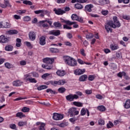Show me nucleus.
Returning a JSON list of instances; mask_svg holds the SVG:
<instances>
[{"mask_svg": "<svg viewBox=\"0 0 130 130\" xmlns=\"http://www.w3.org/2000/svg\"><path fill=\"white\" fill-rule=\"evenodd\" d=\"M63 59L65 63L70 66V67H76L77 66V61L72 57L65 56L63 57Z\"/></svg>", "mask_w": 130, "mask_h": 130, "instance_id": "f257e3e1", "label": "nucleus"}, {"mask_svg": "<svg viewBox=\"0 0 130 130\" xmlns=\"http://www.w3.org/2000/svg\"><path fill=\"white\" fill-rule=\"evenodd\" d=\"M113 21H112V28L114 29H115V28H119L120 27L121 24L120 22H119V21L117 20V16H114L113 17Z\"/></svg>", "mask_w": 130, "mask_h": 130, "instance_id": "f03ea898", "label": "nucleus"}, {"mask_svg": "<svg viewBox=\"0 0 130 130\" xmlns=\"http://www.w3.org/2000/svg\"><path fill=\"white\" fill-rule=\"evenodd\" d=\"M68 113L70 114L71 117H73L75 115H79V111L77 110L76 108H71L69 110Z\"/></svg>", "mask_w": 130, "mask_h": 130, "instance_id": "7ed1b4c3", "label": "nucleus"}, {"mask_svg": "<svg viewBox=\"0 0 130 130\" xmlns=\"http://www.w3.org/2000/svg\"><path fill=\"white\" fill-rule=\"evenodd\" d=\"M112 21H110L105 24V28L107 32V33H109V32H112Z\"/></svg>", "mask_w": 130, "mask_h": 130, "instance_id": "20e7f679", "label": "nucleus"}, {"mask_svg": "<svg viewBox=\"0 0 130 130\" xmlns=\"http://www.w3.org/2000/svg\"><path fill=\"white\" fill-rule=\"evenodd\" d=\"M51 83L53 84V86H56L57 85L62 86V85H64V84H67V81L64 79H60L58 81L51 82Z\"/></svg>", "mask_w": 130, "mask_h": 130, "instance_id": "39448f33", "label": "nucleus"}, {"mask_svg": "<svg viewBox=\"0 0 130 130\" xmlns=\"http://www.w3.org/2000/svg\"><path fill=\"white\" fill-rule=\"evenodd\" d=\"M71 19L73 21H77V22H83V18L81 16H77L76 14H73L71 16Z\"/></svg>", "mask_w": 130, "mask_h": 130, "instance_id": "423d86ee", "label": "nucleus"}, {"mask_svg": "<svg viewBox=\"0 0 130 130\" xmlns=\"http://www.w3.org/2000/svg\"><path fill=\"white\" fill-rule=\"evenodd\" d=\"M63 118V114L54 113L53 114V119L54 120H61Z\"/></svg>", "mask_w": 130, "mask_h": 130, "instance_id": "0eeeda50", "label": "nucleus"}, {"mask_svg": "<svg viewBox=\"0 0 130 130\" xmlns=\"http://www.w3.org/2000/svg\"><path fill=\"white\" fill-rule=\"evenodd\" d=\"M79 98V96L77 94H69L66 96V99L68 101H74V100H77Z\"/></svg>", "mask_w": 130, "mask_h": 130, "instance_id": "6e6552de", "label": "nucleus"}, {"mask_svg": "<svg viewBox=\"0 0 130 130\" xmlns=\"http://www.w3.org/2000/svg\"><path fill=\"white\" fill-rule=\"evenodd\" d=\"M54 61V58L46 57L43 59V62L48 64H52V62Z\"/></svg>", "mask_w": 130, "mask_h": 130, "instance_id": "1a4fd4ad", "label": "nucleus"}, {"mask_svg": "<svg viewBox=\"0 0 130 130\" xmlns=\"http://www.w3.org/2000/svg\"><path fill=\"white\" fill-rule=\"evenodd\" d=\"M86 113H87V116H90V112H89L88 109L82 108L80 111L81 115L84 116V115H86Z\"/></svg>", "mask_w": 130, "mask_h": 130, "instance_id": "9d476101", "label": "nucleus"}, {"mask_svg": "<svg viewBox=\"0 0 130 130\" xmlns=\"http://www.w3.org/2000/svg\"><path fill=\"white\" fill-rule=\"evenodd\" d=\"M86 72V69H77L74 71V74L76 76H80V75H83Z\"/></svg>", "mask_w": 130, "mask_h": 130, "instance_id": "9b49d317", "label": "nucleus"}, {"mask_svg": "<svg viewBox=\"0 0 130 130\" xmlns=\"http://www.w3.org/2000/svg\"><path fill=\"white\" fill-rule=\"evenodd\" d=\"M12 85L14 87H20L21 85H23V81L20 80H15L13 81Z\"/></svg>", "mask_w": 130, "mask_h": 130, "instance_id": "f8f14e48", "label": "nucleus"}, {"mask_svg": "<svg viewBox=\"0 0 130 130\" xmlns=\"http://www.w3.org/2000/svg\"><path fill=\"white\" fill-rule=\"evenodd\" d=\"M94 8V6L92 4L87 5L85 6V12L87 13V12H88V13H91L92 12V9Z\"/></svg>", "mask_w": 130, "mask_h": 130, "instance_id": "ddd939ff", "label": "nucleus"}, {"mask_svg": "<svg viewBox=\"0 0 130 130\" xmlns=\"http://www.w3.org/2000/svg\"><path fill=\"white\" fill-rule=\"evenodd\" d=\"M0 42L1 43H7L9 42V38L4 35H2L0 36Z\"/></svg>", "mask_w": 130, "mask_h": 130, "instance_id": "4468645a", "label": "nucleus"}, {"mask_svg": "<svg viewBox=\"0 0 130 130\" xmlns=\"http://www.w3.org/2000/svg\"><path fill=\"white\" fill-rule=\"evenodd\" d=\"M49 35H54V36H58L60 35V31L59 30H52L49 31Z\"/></svg>", "mask_w": 130, "mask_h": 130, "instance_id": "2eb2a0df", "label": "nucleus"}, {"mask_svg": "<svg viewBox=\"0 0 130 130\" xmlns=\"http://www.w3.org/2000/svg\"><path fill=\"white\" fill-rule=\"evenodd\" d=\"M53 11L56 15H63V14L66 13L64 10H62L61 9H56V8H54Z\"/></svg>", "mask_w": 130, "mask_h": 130, "instance_id": "dca6fc26", "label": "nucleus"}, {"mask_svg": "<svg viewBox=\"0 0 130 130\" xmlns=\"http://www.w3.org/2000/svg\"><path fill=\"white\" fill-rule=\"evenodd\" d=\"M29 38L31 41H34L36 38V35L35 32L30 31L29 33Z\"/></svg>", "mask_w": 130, "mask_h": 130, "instance_id": "f3484780", "label": "nucleus"}, {"mask_svg": "<svg viewBox=\"0 0 130 130\" xmlns=\"http://www.w3.org/2000/svg\"><path fill=\"white\" fill-rule=\"evenodd\" d=\"M37 125H40L39 127L40 130H45V128L44 126H45V123L44 122H37L36 123Z\"/></svg>", "mask_w": 130, "mask_h": 130, "instance_id": "a211bd4d", "label": "nucleus"}, {"mask_svg": "<svg viewBox=\"0 0 130 130\" xmlns=\"http://www.w3.org/2000/svg\"><path fill=\"white\" fill-rule=\"evenodd\" d=\"M46 42L45 40V37L44 36L41 37L40 38V45H45Z\"/></svg>", "mask_w": 130, "mask_h": 130, "instance_id": "6ab92c4d", "label": "nucleus"}, {"mask_svg": "<svg viewBox=\"0 0 130 130\" xmlns=\"http://www.w3.org/2000/svg\"><path fill=\"white\" fill-rule=\"evenodd\" d=\"M56 74L59 77H63L66 75V72L63 70H58L56 72Z\"/></svg>", "mask_w": 130, "mask_h": 130, "instance_id": "aec40b11", "label": "nucleus"}, {"mask_svg": "<svg viewBox=\"0 0 130 130\" xmlns=\"http://www.w3.org/2000/svg\"><path fill=\"white\" fill-rule=\"evenodd\" d=\"M124 107L126 109H128L130 108V100H127L126 101L124 104Z\"/></svg>", "mask_w": 130, "mask_h": 130, "instance_id": "412c9836", "label": "nucleus"}, {"mask_svg": "<svg viewBox=\"0 0 130 130\" xmlns=\"http://www.w3.org/2000/svg\"><path fill=\"white\" fill-rule=\"evenodd\" d=\"M57 125L59 126V127H66V126H68V125H69V123L68 122H64L57 124Z\"/></svg>", "mask_w": 130, "mask_h": 130, "instance_id": "4be33fe9", "label": "nucleus"}, {"mask_svg": "<svg viewBox=\"0 0 130 130\" xmlns=\"http://www.w3.org/2000/svg\"><path fill=\"white\" fill-rule=\"evenodd\" d=\"M42 67L44 69H46V70H51V69H52L53 68L52 64H49L47 65L42 64Z\"/></svg>", "mask_w": 130, "mask_h": 130, "instance_id": "5701e85b", "label": "nucleus"}, {"mask_svg": "<svg viewBox=\"0 0 130 130\" xmlns=\"http://www.w3.org/2000/svg\"><path fill=\"white\" fill-rule=\"evenodd\" d=\"M87 76L86 75H83L79 77L80 82H85L87 80Z\"/></svg>", "mask_w": 130, "mask_h": 130, "instance_id": "b1692460", "label": "nucleus"}, {"mask_svg": "<svg viewBox=\"0 0 130 130\" xmlns=\"http://www.w3.org/2000/svg\"><path fill=\"white\" fill-rule=\"evenodd\" d=\"M109 1L108 0H99V5L100 6H102L103 5H105L106 4H108Z\"/></svg>", "mask_w": 130, "mask_h": 130, "instance_id": "393cba45", "label": "nucleus"}, {"mask_svg": "<svg viewBox=\"0 0 130 130\" xmlns=\"http://www.w3.org/2000/svg\"><path fill=\"white\" fill-rule=\"evenodd\" d=\"M110 47L111 50H117V49L119 48V47H118V45H113V44H111Z\"/></svg>", "mask_w": 130, "mask_h": 130, "instance_id": "a878e982", "label": "nucleus"}, {"mask_svg": "<svg viewBox=\"0 0 130 130\" xmlns=\"http://www.w3.org/2000/svg\"><path fill=\"white\" fill-rule=\"evenodd\" d=\"M3 27L6 29L8 28H11V23L6 21L3 22Z\"/></svg>", "mask_w": 130, "mask_h": 130, "instance_id": "bb28decb", "label": "nucleus"}, {"mask_svg": "<svg viewBox=\"0 0 130 130\" xmlns=\"http://www.w3.org/2000/svg\"><path fill=\"white\" fill-rule=\"evenodd\" d=\"M8 34L13 35V34H18V31L16 29H12L8 31Z\"/></svg>", "mask_w": 130, "mask_h": 130, "instance_id": "cd10ccee", "label": "nucleus"}, {"mask_svg": "<svg viewBox=\"0 0 130 130\" xmlns=\"http://www.w3.org/2000/svg\"><path fill=\"white\" fill-rule=\"evenodd\" d=\"M74 105L77 106V107H83V103L79 102H74Z\"/></svg>", "mask_w": 130, "mask_h": 130, "instance_id": "c85d7f7f", "label": "nucleus"}, {"mask_svg": "<svg viewBox=\"0 0 130 130\" xmlns=\"http://www.w3.org/2000/svg\"><path fill=\"white\" fill-rule=\"evenodd\" d=\"M5 49L6 51H12L13 46L11 45H7L5 47Z\"/></svg>", "mask_w": 130, "mask_h": 130, "instance_id": "c756f323", "label": "nucleus"}, {"mask_svg": "<svg viewBox=\"0 0 130 130\" xmlns=\"http://www.w3.org/2000/svg\"><path fill=\"white\" fill-rule=\"evenodd\" d=\"M21 42L22 40L20 39L17 38L16 39V46H17V47H20L21 46Z\"/></svg>", "mask_w": 130, "mask_h": 130, "instance_id": "7c9ffc66", "label": "nucleus"}, {"mask_svg": "<svg viewBox=\"0 0 130 130\" xmlns=\"http://www.w3.org/2000/svg\"><path fill=\"white\" fill-rule=\"evenodd\" d=\"M26 116L23 114L22 112H18L16 113V117H19V118H23V117H25Z\"/></svg>", "mask_w": 130, "mask_h": 130, "instance_id": "2f4dec72", "label": "nucleus"}, {"mask_svg": "<svg viewBox=\"0 0 130 130\" xmlns=\"http://www.w3.org/2000/svg\"><path fill=\"white\" fill-rule=\"evenodd\" d=\"M29 75H30V76H32V77H34L35 78L39 77V74L38 73L35 72L29 73Z\"/></svg>", "mask_w": 130, "mask_h": 130, "instance_id": "473e14b6", "label": "nucleus"}, {"mask_svg": "<svg viewBox=\"0 0 130 130\" xmlns=\"http://www.w3.org/2000/svg\"><path fill=\"white\" fill-rule=\"evenodd\" d=\"M53 25L55 28H61V24L58 22H55L53 23Z\"/></svg>", "mask_w": 130, "mask_h": 130, "instance_id": "72a5a7b5", "label": "nucleus"}, {"mask_svg": "<svg viewBox=\"0 0 130 130\" xmlns=\"http://www.w3.org/2000/svg\"><path fill=\"white\" fill-rule=\"evenodd\" d=\"M29 77H31V75H30V73L28 74H26L24 76V80L26 82H28L30 80V78Z\"/></svg>", "mask_w": 130, "mask_h": 130, "instance_id": "f704fd0d", "label": "nucleus"}, {"mask_svg": "<svg viewBox=\"0 0 130 130\" xmlns=\"http://www.w3.org/2000/svg\"><path fill=\"white\" fill-rule=\"evenodd\" d=\"M44 89H47V86L46 85H41L37 87V89L39 91H41V90H44Z\"/></svg>", "mask_w": 130, "mask_h": 130, "instance_id": "c9c22d12", "label": "nucleus"}, {"mask_svg": "<svg viewBox=\"0 0 130 130\" xmlns=\"http://www.w3.org/2000/svg\"><path fill=\"white\" fill-rule=\"evenodd\" d=\"M27 124V122L26 121H19L18 123V126H24V125H26Z\"/></svg>", "mask_w": 130, "mask_h": 130, "instance_id": "e433bc0d", "label": "nucleus"}, {"mask_svg": "<svg viewBox=\"0 0 130 130\" xmlns=\"http://www.w3.org/2000/svg\"><path fill=\"white\" fill-rule=\"evenodd\" d=\"M75 7L76 9H77V10H81V9H83V5L80 4H76L75 5Z\"/></svg>", "mask_w": 130, "mask_h": 130, "instance_id": "4c0bfd02", "label": "nucleus"}, {"mask_svg": "<svg viewBox=\"0 0 130 130\" xmlns=\"http://www.w3.org/2000/svg\"><path fill=\"white\" fill-rule=\"evenodd\" d=\"M98 109H99L100 111H105V110H106V108L104 106H99L98 107Z\"/></svg>", "mask_w": 130, "mask_h": 130, "instance_id": "58836bf2", "label": "nucleus"}, {"mask_svg": "<svg viewBox=\"0 0 130 130\" xmlns=\"http://www.w3.org/2000/svg\"><path fill=\"white\" fill-rule=\"evenodd\" d=\"M21 111L22 112H29L30 111V108L27 107H24L22 109Z\"/></svg>", "mask_w": 130, "mask_h": 130, "instance_id": "ea45409f", "label": "nucleus"}, {"mask_svg": "<svg viewBox=\"0 0 130 130\" xmlns=\"http://www.w3.org/2000/svg\"><path fill=\"white\" fill-rule=\"evenodd\" d=\"M50 50L51 52L54 53H56L58 52V51H59V50H58V49L54 48H51L50 49Z\"/></svg>", "mask_w": 130, "mask_h": 130, "instance_id": "a19ab883", "label": "nucleus"}, {"mask_svg": "<svg viewBox=\"0 0 130 130\" xmlns=\"http://www.w3.org/2000/svg\"><path fill=\"white\" fill-rule=\"evenodd\" d=\"M4 66L5 67V68H6V69H11L12 68V64L10 63L9 62H6L4 64Z\"/></svg>", "mask_w": 130, "mask_h": 130, "instance_id": "79ce46f5", "label": "nucleus"}, {"mask_svg": "<svg viewBox=\"0 0 130 130\" xmlns=\"http://www.w3.org/2000/svg\"><path fill=\"white\" fill-rule=\"evenodd\" d=\"M125 75H126L125 72H120V73H118L117 76L119 78H122V77H124V76H125Z\"/></svg>", "mask_w": 130, "mask_h": 130, "instance_id": "37998d69", "label": "nucleus"}, {"mask_svg": "<svg viewBox=\"0 0 130 130\" xmlns=\"http://www.w3.org/2000/svg\"><path fill=\"white\" fill-rule=\"evenodd\" d=\"M47 93H50L51 94H56V91L53 90L51 89H48L46 90Z\"/></svg>", "mask_w": 130, "mask_h": 130, "instance_id": "c03bdc74", "label": "nucleus"}, {"mask_svg": "<svg viewBox=\"0 0 130 130\" xmlns=\"http://www.w3.org/2000/svg\"><path fill=\"white\" fill-rule=\"evenodd\" d=\"M23 4H24V5H28V6H32V5H33V4L32 3V2H31V1H24L23 2Z\"/></svg>", "mask_w": 130, "mask_h": 130, "instance_id": "a18cd8bd", "label": "nucleus"}, {"mask_svg": "<svg viewBox=\"0 0 130 130\" xmlns=\"http://www.w3.org/2000/svg\"><path fill=\"white\" fill-rule=\"evenodd\" d=\"M45 22H47V23L49 24L50 26H51V25H52V21L48 20H45L40 21V23H45Z\"/></svg>", "mask_w": 130, "mask_h": 130, "instance_id": "49530a36", "label": "nucleus"}, {"mask_svg": "<svg viewBox=\"0 0 130 130\" xmlns=\"http://www.w3.org/2000/svg\"><path fill=\"white\" fill-rule=\"evenodd\" d=\"M105 123V122L104 121V120L102 119H100L99 120V125H104Z\"/></svg>", "mask_w": 130, "mask_h": 130, "instance_id": "de8ad7c7", "label": "nucleus"}, {"mask_svg": "<svg viewBox=\"0 0 130 130\" xmlns=\"http://www.w3.org/2000/svg\"><path fill=\"white\" fill-rule=\"evenodd\" d=\"M58 91L59 93H63L64 92H66V88L60 87L58 88Z\"/></svg>", "mask_w": 130, "mask_h": 130, "instance_id": "09e8293b", "label": "nucleus"}, {"mask_svg": "<svg viewBox=\"0 0 130 130\" xmlns=\"http://www.w3.org/2000/svg\"><path fill=\"white\" fill-rule=\"evenodd\" d=\"M112 126H113V123L111 121H109V123L107 124V128H111Z\"/></svg>", "mask_w": 130, "mask_h": 130, "instance_id": "8fccbe9b", "label": "nucleus"}, {"mask_svg": "<svg viewBox=\"0 0 130 130\" xmlns=\"http://www.w3.org/2000/svg\"><path fill=\"white\" fill-rule=\"evenodd\" d=\"M25 45L27 46V47H29V48H32L33 47V46H32V44H31L30 42H24Z\"/></svg>", "mask_w": 130, "mask_h": 130, "instance_id": "3c124183", "label": "nucleus"}, {"mask_svg": "<svg viewBox=\"0 0 130 130\" xmlns=\"http://www.w3.org/2000/svg\"><path fill=\"white\" fill-rule=\"evenodd\" d=\"M25 99H27V97H25V98H18L16 99H15L14 100V101H20V100H25Z\"/></svg>", "mask_w": 130, "mask_h": 130, "instance_id": "603ef678", "label": "nucleus"}, {"mask_svg": "<svg viewBox=\"0 0 130 130\" xmlns=\"http://www.w3.org/2000/svg\"><path fill=\"white\" fill-rule=\"evenodd\" d=\"M35 13L37 14L38 15L39 14H41V13H45V11L43 10H37L35 11Z\"/></svg>", "mask_w": 130, "mask_h": 130, "instance_id": "864d4df0", "label": "nucleus"}, {"mask_svg": "<svg viewBox=\"0 0 130 130\" xmlns=\"http://www.w3.org/2000/svg\"><path fill=\"white\" fill-rule=\"evenodd\" d=\"M94 37V36L92 34H88L86 35V38L87 39H91Z\"/></svg>", "mask_w": 130, "mask_h": 130, "instance_id": "5fc2aeb1", "label": "nucleus"}, {"mask_svg": "<svg viewBox=\"0 0 130 130\" xmlns=\"http://www.w3.org/2000/svg\"><path fill=\"white\" fill-rule=\"evenodd\" d=\"M50 74L49 73H46V74H44V75H43L42 76V79H46V78H47L48 77H49V76H50Z\"/></svg>", "mask_w": 130, "mask_h": 130, "instance_id": "6e6d98bb", "label": "nucleus"}, {"mask_svg": "<svg viewBox=\"0 0 130 130\" xmlns=\"http://www.w3.org/2000/svg\"><path fill=\"white\" fill-rule=\"evenodd\" d=\"M119 123H121V119L116 120L114 122V124L115 125H117V124H119Z\"/></svg>", "mask_w": 130, "mask_h": 130, "instance_id": "4d7b16f0", "label": "nucleus"}, {"mask_svg": "<svg viewBox=\"0 0 130 130\" xmlns=\"http://www.w3.org/2000/svg\"><path fill=\"white\" fill-rule=\"evenodd\" d=\"M4 4L5 6H6V8L7 7H12V5H11L10 2L8 1H5Z\"/></svg>", "mask_w": 130, "mask_h": 130, "instance_id": "13d9d810", "label": "nucleus"}, {"mask_svg": "<svg viewBox=\"0 0 130 130\" xmlns=\"http://www.w3.org/2000/svg\"><path fill=\"white\" fill-rule=\"evenodd\" d=\"M76 22H72L70 20H67L66 21V24L67 25H69L70 26H71V25H74V24H75Z\"/></svg>", "mask_w": 130, "mask_h": 130, "instance_id": "bf43d9fd", "label": "nucleus"}, {"mask_svg": "<svg viewBox=\"0 0 130 130\" xmlns=\"http://www.w3.org/2000/svg\"><path fill=\"white\" fill-rule=\"evenodd\" d=\"M63 43L66 46H72V43L69 41H65Z\"/></svg>", "mask_w": 130, "mask_h": 130, "instance_id": "052dcab7", "label": "nucleus"}, {"mask_svg": "<svg viewBox=\"0 0 130 130\" xmlns=\"http://www.w3.org/2000/svg\"><path fill=\"white\" fill-rule=\"evenodd\" d=\"M29 82L30 83H37V80L36 79H35V78H30Z\"/></svg>", "mask_w": 130, "mask_h": 130, "instance_id": "680f3d73", "label": "nucleus"}, {"mask_svg": "<svg viewBox=\"0 0 130 130\" xmlns=\"http://www.w3.org/2000/svg\"><path fill=\"white\" fill-rule=\"evenodd\" d=\"M31 20V18L29 16H25L23 18V20L25 21L26 22H28Z\"/></svg>", "mask_w": 130, "mask_h": 130, "instance_id": "e2e57ef3", "label": "nucleus"}, {"mask_svg": "<svg viewBox=\"0 0 130 130\" xmlns=\"http://www.w3.org/2000/svg\"><path fill=\"white\" fill-rule=\"evenodd\" d=\"M80 53L83 56H86V53H85V50L84 49H80Z\"/></svg>", "mask_w": 130, "mask_h": 130, "instance_id": "0e129e2a", "label": "nucleus"}, {"mask_svg": "<svg viewBox=\"0 0 130 130\" xmlns=\"http://www.w3.org/2000/svg\"><path fill=\"white\" fill-rule=\"evenodd\" d=\"M102 15H104V16H106L107 15H108V10H103L102 11Z\"/></svg>", "mask_w": 130, "mask_h": 130, "instance_id": "69168bd1", "label": "nucleus"}, {"mask_svg": "<svg viewBox=\"0 0 130 130\" xmlns=\"http://www.w3.org/2000/svg\"><path fill=\"white\" fill-rule=\"evenodd\" d=\"M95 98L96 99H99L100 100H101V99H103V96L101 95V94H96L95 95Z\"/></svg>", "mask_w": 130, "mask_h": 130, "instance_id": "338daca9", "label": "nucleus"}, {"mask_svg": "<svg viewBox=\"0 0 130 130\" xmlns=\"http://www.w3.org/2000/svg\"><path fill=\"white\" fill-rule=\"evenodd\" d=\"M77 61L80 63V64H85V62L81 59H78Z\"/></svg>", "mask_w": 130, "mask_h": 130, "instance_id": "774afa93", "label": "nucleus"}]
</instances>
